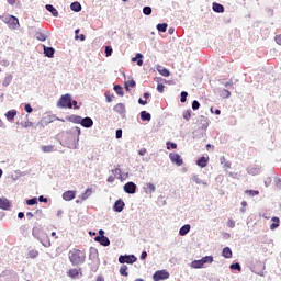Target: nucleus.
Listing matches in <instances>:
<instances>
[{"label": "nucleus", "mask_w": 281, "mask_h": 281, "mask_svg": "<svg viewBox=\"0 0 281 281\" xmlns=\"http://www.w3.org/2000/svg\"><path fill=\"white\" fill-rule=\"evenodd\" d=\"M119 273L124 278H128V266L126 265L121 266Z\"/></svg>", "instance_id": "32"}, {"label": "nucleus", "mask_w": 281, "mask_h": 281, "mask_svg": "<svg viewBox=\"0 0 281 281\" xmlns=\"http://www.w3.org/2000/svg\"><path fill=\"white\" fill-rule=\"evenodd\" d=\"M123 190L126 194H135L137 192V184H135L133 181H130L123 186Z\"/></svg>", "instance_id": "9"}, {"label": "nucleus", "mask_w": 281, "mask_h": 281, "mask_svg": "<svg viewBox=\"0 0 281 281\" xmlns=\"http://www.w3.org/2000/svg\"><path fill=\"white\" fill-rule=\"evenodd\" d=\"M91 196V189H87L83 194H81V201H87Z\"/></svg>", "instance_id": "44"}, {"label": "nucleus", "mask_w": 281, "mask_h": 281, "mask_svg": "<svg viewBox=\"0 0 281 281\" xmlns=\"http://www.w3.org/2000/svg\"><path fill=\"white\" fill-rule=\"evenodd\" d=\"M77 132V138L75 139L74 146H71L69 143H63L59 140L60 146H64V148H74L75 150H78V146H80L79 142H80V135L82 133V131L80 130L79 126H75L70 130V133H76Z\"/></svg>", "instance_id": "4"}, {"label": "nucleus", "mask_w": 281, "mask_h": 281, "mask_svg": "<svg viewBox=\"0 0 281 281\" xmlns=\"http://www.w3.org/2000/svg\"><path fill=\"white\" fill-rule=\"evenodd\" d=\"M200 106H201V103H199L196 100H194L192 102V110L193 111H199Z\"/></svg>", "instance_id": "55"}, {"label": "nucleus", "mask_w": 281, "mask_h": 281, "mask_svg": "<svg viewBox=\"0 0 281 281\" xmlns=\"http://www.w3.org/2000/svg\"><path fill=\"white\" fill-rule=\"evenodd\" d=\"M64 201H74L76 199V191H66L63 193Z\"/></svg>", "instance_id": "19"}, {"label": "nucleus", "mask_w": 281, "mask_h": 281, "mask_svg": "<svg viewBox=\"0 0 281 281\" xmlns=\"http://www.w3.org/2000/svg\"><path fill=\"white\" fill-rule=\"evenodd\" d=\"M187 101H188V92L182 91V92L180 93V102L183 104V103H186Z\"/></svg>", "instance_id": "46"}, {"label": "nucleus", "mask_w": 281, "mask_h": 281, "mask_svg": "<svg viewBox=\"0 0 281 281\" xmlns=\"http://www.w3.org/2000/svg\"><path fill=\"white\" fill-rule=\"evenodd\" d=\"M43 49H44V55L46 56V58H54V54H56V49H54V47L44 45Z\"/></svg>", "instance_id": "17"}, {"label": "nucleus", "mask_w": 281, "mask_h": 281, "mask_svg": "<svg viewBox=\"0 0 281 281\" xmlns=\"http://www.w3.org/2000/svg\"><path fill=\"white\" fill-rule=\"evenodd\" d=\"M114 91L117 95H120L121 98H123L124 95V88H122V86L120 85H115L114 86Z\"/></svg>", "instance_id": "35"}, {"label": "nucleus", "mask_w": 281, "mask_h": 281, "mask_svg": "<svg viewBox=\"0 0 281 281\" xmlns=\"http://www.w3.org/2000/svg\"><path fill=\"white\" fill-rule=\"evenodd\" d=\"M124 207H126V203H124V200L119 199L114 202L113 210L117 213L123 212Z\"/></svg>", "instance_id": "12"}, {"label": "nucleus", "mask_w": 281, "mask_h": 281, "mask_svg": "<svg viewBox=\"0 0 281 281\" xmlns=\"http://www.w3.org/2000/svg\"><path fill=\"white\" fill-rule=\"evenodd\" d=\"M3 23H5L10 30H19V27H21V24H19V18L14 15L3 16Z\"/></svg>", "instance_id": "5"}, {"label": "nucleus", "mask_w": 281, "mask_h": 281, "mask_svg": "<svg viewBox=\"0 0 281 281\" xmlns=\"http://www.w3.org/2000/svg\"><path fill=\"white\" fill-rule=\"evenodd\" d=\"M0 210H10V200L0 198Z\"/></svg>", "instance_id": "23"}, {"label": "nucleus", "mask_w": 281, "mask_h": 281, "mask_svg": "<svg viewBox=\"0 0 281 281\" xmlns=\"http://www.w3.org/2000/svg\"><path fill=\"white\" fill-rule=\"evenodd\" d=\"M43 247H52V241H49V237H47V234L42 237V239L38 240Z\"/></svg>", "instance_id": "30"}, {"label": "nucleus", "mask_w": 281, "mask_h": 281, "mask_svg": "<svg viewBox=\"0 0 281 281\" xmlns=\"http://www.w3.org/2000/svg\"><path fill=\"white\" fill-rule=\"evenodd\" d=\"M115 137L116 139H122V128L116 130Z\"/></svg>", "instance_id": "62"}, {"label": "nucleus", "mask_w": 281, "mask_h": 281, "mask_svg": "<svg viewBox=\"0 0 281 281\" xmlns=\"http://www.w3.org/2000/svg\"><path fill=\"white\" fill-rule=\"evenodd\" d=\"M191 180L194 181V183H196L198 186H201V183H203V180H201V178H199V176L196 175H193Z\"/></svg>", "instance_id": "50"}, {"label": "nucleus", "mask_w": 281, "mask_h": 281, "mask_svg": "<svg viewBox=\"0 0 281 281\" xmlns=\"http://www.w3.org/2000/svg\"><path fill=\"white\" fill-rule=\"evenodd\" d=\"M229 269H232L233 271H240L241 267L239 262H235L229 266Z\"/></svg>", "instance_id": "48"}, {"label": "nucleus", "mask_w": 281, "mask_h": 281, "mask_svg": "<svg viewBox=\"0 0 281 281\" xmlns=\"http://www.w3.org/2000/svg\"><path fill=\"white\" fill-rule=\"evenodd\" d=\"M272 221V224L270 225V229L273 231V229H278V227H280V217L278 216H273L271 218Z\"/></svg>", "instance_id": "28"}, {"label": "nucleus", "mask_w": 281, "mask_h": 281, "mask_svg": "<svg viewBox=\"0 0 281 281\" xmlns=\"http://www.w3.org/2000/svg\"><path fill=\"white\" fill-rule=\"evenodd\" d=\"M190 229H192V226H190V224H184L179 229V236H188V234H190Z\"/></svg>", "instance_id": "22"}, {"label": "nucleus", "mask_w": 281, "mask_h": 281, "mask_svg": "<svg viewBox=\"0 0 281 281\" xmlns=\"http://www.w3.org/2000/svg\"><path fill=\"white\" fill-rule=\"evenodd\" d=\"M245 193L249 194V196H258V194H260V191H258V190H246Z\"/></svg>", "instance_id": "47"}, {"label": "nucleus", "mask_w": 281, "mask_h": 281, "mask_svg": "<svg viewBox=\"0 0 281 281\" xmlns=\"http://www.w3.org/2000/svg\"><path fill=\"white\" fill-rule=\"evenodd\" d=\"M140 120L143 122H150V120H153V115H150V113L147 112V111H142L140 112Z\"/></svg>", "instance_id": "26"}, {"label": "nucleus", "mask_w": 281, "mask_h": 281, "mask_svg": "<svg viewBox=\"0 0 281 281\" xmlns=\"http://www.w3.org/2000/svg\"><path fill=\"white\" fill-rule=\"evenodd\" d=\"M35 37H36L37 41H42V42L47 41V35H45V33L37 32L35 34Z\"/></svg>", "instance_id": "40"}, {"label": "nucleus", "mask_w": 281, "mask_h": 281, "mask_svg": "<svg viewBox=\"0 0 281 281\" xmlns=\"http://www.w3.org/2000/svg\"><path fill=\"white\" fill-rule=\"evenodd\" d=\"M4 116L7 117L8 122H13V120L16 117V110H9Z\"/></svg>", "instance_id": "25"}, {"label": "nucleus", "mask_w": 281, "mask_h": 281, "mask_svg": "<svg viewBox=\"0 0 281 281\" xmlns=\"http://www.w3.org/2000/svg\"><path fill=\"white\" fill-rule=\"evenodd\" d=\"M24 128H30L31 126H34V123L26 121L24 123H21Z\"/></svg>", "instance_id": "60"}, {"label": "nucleus", "mask_w": 281, "mask_h": 281, "mask_svg": "<svg viewBox=\"0 0 281 281\" xmlns=\"http://www.w3.org/2000/svg\"><path fill=\"white\" fill-rule=\"evenodd\" d=\"M43 153H54V146L47 145L42 147Z\"/></svg>", "instance_id": "49"}, {"label": "nucleus", "mask_w": 281, "mask_h": 281, "mask_svg": "<svg viewBox=\"0 0 281 281\" xmlns=\"http://www.w3.org/2000/svg\"><path fill=\"white\" fill-rule=\"evenodd\" d=\"M68 122H72V124H80L83 128H92L93 127V119L86 116L82 117L80 115L72 114L67 117Z\"/></svg>", "instance_id": "1"}, {"label": "nucleus", "mask_w": 281, "mask_h": 281, "mask_svg": "<svg viewBox=\"0 0 281 281\" xmlns=\"http://www.w3.org/2000/svg\"><path fill=\"white\" fill-rule=\"evenodd\" d=\"M45 8L53 16H58V10L53 4H46Z\"/></svg>", "instance_id": "29"}, {"label": "nucleus", "mask_w": 281, "mask_h": 281, "mask_svg": "<svg viewBox=\"0 0 281 281\" xmlns=\"http://www.w3.org/2000/svg\"><path fill=\"white\" fill-rule=\"evenodd\" d=\"M45 232L41 227L34 226L32 229V236L33 238H36V240H42V238H45Z\"/></svg>", "instance_id": "10"}, {"label": "nucleus", "mask_w": 281, "mask_h": 281, "mask_svg": "<svg viewBox=\"0 0 281 281\" xmlns=\"http://www.w3.org/2000/svg\"><path fill=\"white\" fill-rule=\"evenodd\" d=\"M227 227H231V229H234V227H236V222H234V220H228Z\"/></svg>", "instance_id": "59"}, {"label": "nucleus", "mask_w": 281, "mask_h": 281, "mask_svg": "<svg viewBox=\"0 0 281 281\" xmlns=\"http://www.w3.org/2000/svg\"><path fill=\"white\" fill-rule=\"evenodd\" d=\"M10 82H12V75H9L4 78L2 86L3 87H10Z\"/></svg>", "instance_id": "43"}, {"label": "nucleus", "mask_w": 281, "mask_h": 281, "mask_svg": "<svg viewBox=\"0 0 281 281\" xmlns=\"http://www.w3.org/2000/svg\"><path fill=\"white\" fill-rule=\"evenodd\" d=\"M94 240L102 245V247H109V245H111V240L106 236H95Z\"/></svg>", "instance_id": "13"}, {"label": "nucleus", "mask_w": 281, "mask_h": 281, "mask_svg": "<svg viewBox=\"0 0 281 281\" xmlns=\"http://www.w3.org/2000/svg\"><path fill=\"white\" fill-rule=\"evenodd\" d=\"M143 14H145V16H150V14H153V8L144 7L143 8Z\"/></svg>", "instance_id": "45"}, {"label": "nucleus", "mask_w": 281, "mask_h": 281, "mask_svg": "<svg viewBox=\"0 0 281 281\" xmlns=\"http://www.w3.org/2000/svg\"><path fill=\"white\" fill-rule=\"evenodd\" d=\"M220 164L221 166H223L224 170H228V168H232V162L227 161L224 156L220 158Z\"/></svg>", "instance_id": "27"}, {"label": "nucleus", "mask_w": 281, "mask_h": 281, "mask_svg": "<svg viewBox=\"0 0 281 281\" xmlns=\"http://www.w3.org/2000/svg\"><path fill=\"white\" fill-rule=\"evenodd\" d=\"M156 30H158V32H167L168 30V23H159L156 26Z\"/></svg>", "instance_id": "37"}, {"label": "nucleus", "mask_w": 281, "mask_h": 281, "mask_svg": "<svg viewBox=\"0 0 281 281\" xmlns=\"http://www.w3.org/2000/svg\"><path fill=\"white\" fill-rule=\"evenodd\" d=\"M89 260L92 262H100V258H98V249L91 247L89 250Z\"/></svg>", "instance_id": "15"}, {"label": "nucleus", "mask_w": 281, "mask_h": 281, "mask_svg": "<svg viewBox=\"0 0 281 281\" xmlns=\"http://www.w3.org/2000/svg\"><path fill=\"white\" fill-rule=\"evenodd\" d=\"M87 256L82 250H70L69 260L72 265H82Z\"/></svg>", "instance_id": "2"}, {"label": "nucleus", "mask_w": 281, "mask_h": 281, "mask_svg": "<svg viewBox=\"0 0 281 281\" xmlns=\"http://www.w3.org/2000/svg\"><path fill=\"white\" fill-rule=\"evenodd\" d=\"M111 172L114 175V177H117L119 175L117 179H122V169H120V167L112 169Z\"/></svg>", "instance_id": "41"}, {"label": "nucleus", "mask_w": 281, "mask_h": 281, "mask_svg": "<svg viewBox=\"0 0 281 281\" xmlns=\"http://www.w3.org/2000/svg\"><path fill=\"white\" fill-rule=\"evenodd\" d=\"M277 45H281V34L274 37Z\"/></svg>", "instance_id": "64"}, {"label": "nucleus", "mask_w": 281, "mask_h": 281, "mask_svg": "<svg viewBox=\"0 0 281 281\" xmlns=\"http://www.w3.org/2000/svg\"><path fill=\"white\" fill-rule=\"evenodd\" d=\"M24 111H25L26 113H32V111H34V109H32V105H31L30 103H26V104L24 105Z\"/></svg>", "instance_id": "56"}, {"label": "nucleus", "mask_w": 281, "mask_h": 281, "mask_svg": "<svg viewBox=\"0 0 281 281\" xmlns=\"http://www.w3.org/2000/svg\"><path fill=\"white\" fill-rule=\"evenodd\" d=\"M132 63H136L138 67H142V65H144V55L142 53H137L135 57L132 58Z\"/></svg>", "instance_id": "21"}, {"label": "nucleus", "mask_w": 281, "mask_h": 281, "mask_svg": "<svg viewBox=\"0 0 281 281\" xmlns=\"http://www.w3.org/2000/svg\"><path fill=\"white\" fill-rule=\"evenodd\" d=\"M177 149V144L172 142H167V150H175Z\"/></svg>", "instance_id": "51"}, {"label": "nucleus", "mask_w": 281, "mask_h": 281, "mask_svg": "<svg viewBox=\"0 0 281 281\" xmlns=\"http://www.w3.org/2000/svg\"><path fill=\"white\" fill-rule=\"evenodd\" d=\"M158 72L160 74V76H164L165 78H168L170 76V70L164 67L158 68Z\"/></svg>", "instance_id": "38"}, {"label": "nucleus", "mask_w": 281, "mask_h": 281, "mask_svg": "<svg viewBox=\"0 0 281 281\" xmlns=\"http://www.w3.org/2000/svg\"><path fill=\"white\" fill-rule=\"evenodd\" d=\"M190 117H192V110H187L186 112H183V119L184 120H190Z\"/></svg>", "instance_id": "53"}, {"label": "nucleus", "mask_w": 281, "mask_h": 281, "mask_svg": "<svg viewBox=\"0 0 281 281\" xmlns=\"http://www.w3.org/2000/svg\"><path fill=\"white\" fill-rule=\"evenodd\" d=\"M209 161V157L202 156L196 160V166H199V168H206Z\"/></svg>", "instance_id": "20"}, {"label": "nucleus", "mask_w": 281, "mask_h": 281, "mask_svg": "<svg viewBox=\"0 0 281 281\" xmlns=\"http://www.w3.org/2000/svg\"><path fill=\"white\" fill-rule=\"evenodd\" d=\"M213 262H214L213 256H205V257H202L201 259L193 260L190 263V267H191V269H203V266L212 265Z\"/></svg>", "instance_id": "3"}, {"label": "nucleus", "mask_w": 281, "mask_h": 281, "mask_svg": "<svg viewBox=\"0 0 281 281\" xmlns=\"http://www.w3.org/2000/svg\"><path fill=\"white\" fill-rule=\"evenodd\" d=\"M26 205H38V198H32V199H29L26 200Z\"/></svg>", "instance_id": "42"}, {"label": "nucleus", "mask_w": 281, "mask_h": 281, "mask_svg": "<svg viewBox=\"0 0 281 281\" xmlns=\"http://www.w3.org/2000/svg\"><path fill=\"white\" fill-rule=\"evenodd\" d=\"M146 258H148V252L146 250H144L142 254H140V260H146Z\"/></svg>", "instance_id": "63"}, {"label": "nucleus", "mask_w": 281, "mask_h": 281, "mask_svg": "<svg viewBox=\"0 0 281 281\" xmlns=\"http://www.w3.org/2000/svg\"><path fill=\"white\" fill-rule=\"evenodd\" d=\"M29 258H38V250H30Z\"/></svg>", "instance_id": "52"}, {"label": "nucleus", "mask_w": 281, "mask_h": 281, "mask_svg": "<svg viewBox=\"0 0 281 281\" xmlns=\"http://www.w3.org/2000/svg\"><path fill=\"white\" fill-rule=\"evenodd\" d=\"M69 276H70V278H76V276H78V270L77 269H71L69 271Z\"/></svg>", "instance_id": "61"}, {"label": "nucleus", "mask_w": 281, "mask_h": 281, "mask_svg": "<svg viewBox=\"0 0 281 281\" xmlns=\"http://www.w3.org/2000/svg\"><path fill=\"white\" fill-rule=\"evenodd\" d=\"M113 54V48L111 46H105V56L109 58Z\"/></svg>", "instance_id": "54"}, {"label": "nucleus", "mask_w": 281, "mask_h": 281, "mask_svg": "<svg viewBox=\"0 0 281 281\" xmlns=\"http://www.w3.org/2000/svg\"><path fill=\"white\" fill-rule=\"evenodd\" d=\"M222 256H223L224 258H232V256H233V254H232V248H229V247L223 248V250H222Z\"/></svg>", "instance_id": "33"}, {"label": "nucleus", "mask_w": 281, "mask_h": 281, "mask_svg": "<svg viewBox=\"0 0 281 281\" xmlns=\"http://www.w3.org/2000/svg\"><path fill=\"white\" fill-rule=\"evenodd\" d=\"M114 111L116 113H119V115H121L122 117H124L126 115V105H124V103H117L114 106Z\"/></svg>", "instance_id": "16"}, {"label": "nucleus", "mask_w": 281, "mask_h": 281, "mask_svg": "<svg viewBox=\"0 0 281 281\" xmlns=\"http://www.w3.org/2000/svg\"><path fill=\"white\" fill-rule=\"evenodd\" d=\"M164 89H166V86H164V83H158V85H157V91H158V93H164Z\"/></svg>", "instance_id": "57"}, {"label": "nucleus", "mask_w": 281, "mask_h": 281, "mask_svg": "<svg viewBox=\"0 0 281 281\" xmlns=\"http://www.w3.org/2000/svg\"><path fill=\"white\" fill-rule=\"evenodd\" d=\"M120 265H135L137 262V257L135 255H120Z\"/></svg>", "instance_id": "7"}, {"label": "nucleus", "mask_w": 281, "mask_h": 281, "mask_svg": "<svg viewBox=\"0 0 281 281\" xmlns=\"http://www.w3.org/2000/svg\"><path fill=\"white\" fill-rule=\"evenodd\" d=\"M248 175H251L252 177H256V175H260L262 172V169L258 165H254L247 168Z\"/></svg>", "instance_id": "14"}, {"label": "nucleus", "mask_w": 281, "mask_h": 281, "mask_svg": "<svg viewBox=\"0 0 281 281\" xmlns=\"http://www.w3.org/2000/svg\"><path fill=\"white\" fill-rule=\"evenodd\" d=\"M146 186H147V190H145L146 194H153L155 193V190H157L154 183L149 182Z\"/></svg>", "instance_id": "34"}, {"label": "nucleus", "mask_w": 281, "mask_h": 281, "mask_svg": "<svg viewBox=\"0 0 281 281\" xmlns=\"http://www.w3.org/2000/svg\"><path fill=\"white\" fill-rule=\"evenodd\" d=\"M220 95H221V98L227 99V98L232 97V92H229V90H227V89H221Z\"/></svg>", "instance_id": "36"}, {"label": "nucleus", "mask_w": 281, "mask_h": 281, "mask_svg": "<svg viewBox=\"0 0 281 281\" xmlns=\"http://www.w3.org/2000/svg\"><path fill=\"white\" fill-rule=\"evenodd\" d=\"M169 159L172 164H176V166H183V159L179 154H169Z\"/></svg>", "instance_id": "11"}, {"label": "nucleus", "mask_w": 281, "mask_h": 281, "mask_svg": "<svg viewBox=\"0 0 281 281\" xmlns=\"http://www.w3.org/2000/svg\"><path fill=\"white\" fill-rule=\"evenodd\" d=\"M168 278H170V272H168L167 270H157L153 274V280L154 281L168 280Z\"/></svg>", "instance_id": "8"}, {"label": "nucleus", "mask_w": 281, "mask_h": 281, "mask_svg": "<svg viewBox=\"0 0 281 281\" xmlns=\"http://www.w3.org/2000/svg\"><path fill=\"white\" fill-rule=\"evenodd\" d=\"M136 85L137 83L133 79L124 82V87H125L126 91H131V89H134V87H136Z\"/></svg>", "instance_id": "31"}, {"label": "nucleus", "mask_w": 281, "mask_h": 281, "mask_svg": "<svg viewBox=\"0 0 281 281\" xmlns=\"http://www.w3.org/2000/svg\"><path fill=\"white\" fill-rule=\"evenodd\" d=\"M200 124H201V128L202 130H207V126H210V123L207 122V119H205V117H201V120H200Z\"/></svg>", "instance_id": "39"}, {"label": "nucleus", "mask_w": 281, "mask_h": 281, "mask_svg": "<svg viewBox=\"0 0 281 281\" xmlns=\"http://www.w3.org/2000/svg\"><path fill=\"white\" fill-rule=\"evenodd\" d=\"M212 10L213 12H216V14H223V12H225V7L218 2H213Z\"/></svg>", "instance_id": "18"}, {"label": "nucleus", "mask_w": 281, "mask_h": 281, "mask_svg": "<svg viewBox=\"0 0 281 281\" xmlns=\"http://www.w3.org/2000/svg\"><path fill=\"white\" fill-rule=\"evenodd\" d=\"M70 10L72 12H82V4H80L78 1H75L70 4Z\"/></svg>", "instance_id": "24"}, {"label": "nucleus", "mask_w": 281, "mask_h": 281, "mask_svg": "<svg viewBox=\"0 0 281 281\" xmlns=\"http://www.w3.org/2000/svg\"><path fill=\"white\" fill-rule=\"evenodd\" d=\"M71 94H64L60 97L57 102V106L59 109H74V104H71Z\"/></svg>", "instance_id": "6"}, {"label": "nucleus", "mask_w": 281, "mask_h": 281, "mask_svg": "<svg viewBox=\"0 0 281 281\" xmlns=\"http://www.w3.org/2000/svg\"><path fill=\"white\" fill-rule=\"evenodd\" d=\"M274 183L277 186V188H281V179L278 178V176L274 173Z\"/></svg>", "instance_id": "58"}]
</instances>
